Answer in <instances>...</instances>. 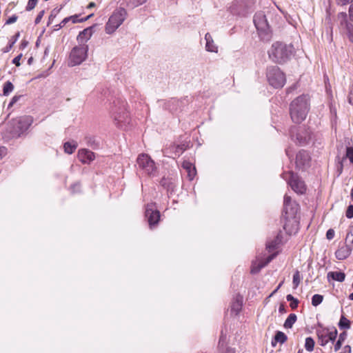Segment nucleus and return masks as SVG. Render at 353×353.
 <instances>
[{
    "instance_id": "obj_21",
    "label": "nucleus",
    "mask_w": 353,
    "mask_h": 353,
    "mask_svg": "<svg viewBox=\"0 0 353 353\" xmlns=\"http://www.w3.org/2000/svg\"><path fill=\"white\" fill-rule=\"evenodd\" d=\"M332 279L334 281L343 282L345 280V274L341 272H329L327 273V279Z\"/></svg>"
},
{
    "instance_id": "obj_33",
    "label": "nucleus",
    "mask_w": 353,
    "mask_h": 353,
    "mask_svg": "<svg viewBox=\"0 0 353 353\" xmlns=\"http://www.w3.org/2000/svg\"><path fill=\"white\" fill-rule=\"evenodd\" d=\"M323 296L321 294H314L312 298V304L313 306H317L322 303Z\"/></svg>"
},
{
    "instance_id": "obj_18",
    "label": "nucleus",
    "mask_w": 353,
    "mask_h": 353,
    "mask_svg": "<svg viewBox=\"0 0 353 353\" xmlns=\"http://www.w3.org/2000/svg\"><path fill=\"white\" fill-rule=\"evenodd\" d=\"M91 36V28H88L79 32V34L77 36V40L79 44L87 45L86 43L90 39Z\"/></svg>"
},
{
    "instance_id": "obj_44",
    "label": "nucleus",
    "mask_w": 353,
    "mask_h": 353,
    "mask_svg": "<svg viewBox=\"0 0 353 353\" xmlns=\"http://www.w3.org/2000/svg\"><path fill=\"white\" fill-rule=\"evenodd\" d=\"M348 102L350 104L353 105V85L350 88V90L348 95Z\"/></svg>"
},
{
    "instance_id": "obj_39",
    "label": "nucleus",
    "mask_w": 353,
    "mask_h": 353,
    "mask_svg": "<svg viewBox=\"0 0 353 353\" xmlns=\"http://www.w3.org/2000/svg\"><path fill=\"white\" fill-rule=\"evenodd\" d=\"M345 215L348 218V219H352L353 218V205H350L347 210H346V213H345Z\"/></svg>"
},
{
    "instance_id": "obj_9",
    "label": "nucleus",
    "mask_w": 353,
    "mask_h": 353,
    "mask_svg": "<svg viewBox=\"0 0 353 353\" xmlns=\"http://www.w3.org/2000/svg\"><path fill=\"white\" fill-rule=\"evenodd\" d=\"M31 123L32 119L28 117H23L14 119L13 125H16V127L12 131L13 136H20L21 134L28 130Z\"/></svg>"
},
{
    "instance_id": "obj_50",
    "label": "nucleus",
    "mask_w": 353,
    "mask_h": 353,
    "mask_svg": "<svg viewBox=\"0 0 353 353\" xmlns=\"http://www.w3.org/2000/svg\"><path fill=\"white\" fill-rule=\"evenodd\" d=\"M276 247V243L274 242H271L267 244V249H268L269 252L274 250Z\"/></svg>"
},
{
    "instance_id": "obj_46",
    "label": "nucleus",
    "mask_w": 353,
    "mask_h": 353,
    "mask_svg": "<svg viewBox=\"0 0 353 353\" xmlns=\"http://www.w3.org/2000/svg\"><path fill=\"white\" fill-rule=\"evenodd\" d=\"M130 1L132 2L134 6H137L145 3L146 0H130Z\"/></svg>"
},
{
    "instance_id": "obj_58",
    "label": "nucleus",
    "mask_w": 353,
    "mask_h": 353,
    "mask_svg": "<svg viewBox=\"0 0 353 353\" xmlns=\"http://www.w3.org/2000/svg\"><path fill=\"white\" fill-rule=\"evenodd\" d=\"M226 353H235V350L233 348L228 347L227 349Z\"/></svg>"
},
{
    "instance_id": "obj_3",
    "label": "nucleus",
    "mask_w": 353,
    "mask_h": 353,
    "mask_svg": "<svg viewBox=\"0 0 353 353\" xmlns=\"http://www.w3.org/2000/svg\"><path fill=\"white\" fill-rule=\"evenodd\" d=\"M293 52V46L281 42L272 44L268 52L270 58L274 62L282 63L291 57Z\"/></svg>"
},
{
    "instance_id": "obj_52",
    "label": "nucleus",
    "mask_w": 353,
    "mask_h": 353,
    "mask_svg": "<svg viewBox=\"0 0 353 353\" xmlns=\"http://www.w3.org/2000/svg\"><path fill=\"white\" fill-rule=\"evenodd\" d=\"M19 99V97H17V96H14L12 99H11V101L10 102L9 105H8V108H10L12 107Z\"/></svg>"
},
{
    "instance_id": "obj_62",
    "label": "nucleus",
    "mask_w": 353,
    "mask_h": 353,
    "mask_svg": "<svg viewBox=\"0 0 353 353\" xmlns=\"http://www.w3.org/2000/svg\"><path fill=\"white\" fill-rule=\"evenodd\" d=\"M93 6H94V3H90L89 4V6H88V7H89V8H91V7H93Z\"/></svg>"
},
{
    "instance_id": "obj_54",
    "label": "nucleus",
    "mask_w": 353,
    "mask_h": 353,
    "mask_svg": "<svg viewBox=\"0 0 353 353\" xmlns=\"http://www.w3.org/2000/svg\"><path fill=\"white\" fill-rule=\"evenodd\" d=\"M14 43V42H12L8 46H7L6 48H4L3 50V52H8L10 51V50L12 48L13 45Z\"/></svg>"
},
{
    "instance_id": "obj_43",
    "label": "nucleus",
    "mask_w": 353,
    "mask_h": 353,
    "mask_svg": "<svg viewBox=\"0 0 353 353\" xmlns=\"http://www.w3.org/2000/svg\"><path fill=\"white\" fill-rule=\"evenodd\" d=\"M22 57V54H19L18 56H17L13 60H12V63L14 64H15L17 66H19L21 64H20V60Z\"/></svg>"
},
{
    "instance_id": "obj_37",
    "label": "nucleus",
    "mask_w": 353,
    "mask_h": 353,
    "mask_svg": "<svg viewBox=\"0 0 353 353\" xmlns=\"http://www.w3.org/2000/svg\"><path fill=\"white\" fill-rule=\"evenodd\" d=\"M319 340L320 345L322 346L325 345L329 342V339L326 335H319Z\"/></svg>"
},
{
    "instance_id": "obj_45",
    "label": "nucleus",
    "mask_w": 353,
    "mask_h": 353,
    "mask_svg": "<svg viewBox=\"0 0 353 353\" xmlns=\"http://www.w3.org/2000/svg\"><path fill=\"white\" fill-rule=\"evenodd\" d=\"M161 184L164 186V187H166L168 189H170V188H172V183H170V182H167V180L165 179H163L161 181Z\"/></svg>"
},
{
    "instance_id": "obj_34",
    "label": "nucleus",
    "mask_w": 353,
    "mask_h": 353,
    "mask_svg": "<svg viewBox=\"0 0 353 353\" xmlns=\"http://www.w3.org/2000/svg\"><path fill=\"white\" fill-rule=\"evenodd\" d=\"M300 282H301L300 273L298 270H296L293 276L294 288H296L299 286V285L300 284Z\"/></svg>"
},
{
    "instance_id": "obj_41",
    "label": "nucleus",
    "mask_w": 353,
    "mask_h": 353,
    "mask_svg": "<svg viewBox=\"0 0 353 353\" xmlns=\"http://www.w3.org/2000/svg\"><path fill=\"white\" fill-rule=\"evenodd\" d=\"M334 236V231L332 229H329L326 233V237L328 240H331Z\"/></svg>"
},
{
    "instance_id": "obj_56",
    "label": "nucleus",
    "mask_w": 353,
    "mask_h": 353,
    "mask_svg": "<svg viewBox=\"0 0 353 353\" xmlns=\"http://www.w3.org/2000/svg\"><path fill=\"white\" fill-rule=\"evenodd\" d=\"M225 339V336H223V334L220 337V339H219V347L221 346H223V340Z\"/></svg>"
},
{
    "instance_id": "obj_40",
    "label": "nucleus",
    "mask_w": 353,
    "mask_h": 353,
    "mask_svg": "<svg viewBox=\"0 0 353 353\" xmlns=\"http://www.w3.org/2000/svg\"><path fill=\"white\" fill-rule=\"evenodd\" d=\"M45 14V10H41L39 12V13L38 14V15L37 16L36 19H35V23L36 24H38L40 23L41 19L43 18V15Z\"/></svg>"
},
{
    "instance_id": "obj_49",
    "label": "nucleus",
    "mask_w": 353,
    "mask_h": 353,
    "mask_svg": "<svg viewBox=\"0 0 353 353\" xmlns=\"http://www.w3.org/2000/svg\"><path fill=\"white\" fill-rule=\"evenodd\" d=\"M71 20V18L69 17H65V19H63L62 20V21L59 24V27L60 28H62L68 22H69Z\"/></svg>"
},
{
    "instance_id": "obj_64",
    "label": "nucleus",
    "mask_w": 353,
    "mask_h": 353,
    "mask_svg": "<svg viewBox=\"0 0 353 353\" xmlns=\"http://www.w3.org/2000/svg\"><path fill=\"white\" fill-rule=\"evenodd\" d=\"M352 288H353V283H352Z\"/></svg>"
},
{
    "instance_id": "obj_25",
    "label": "nucleus",
    "mask_w": 353,
    "mask_h": 353,
    "mask_svg": "<svg viewBox=\"0 0 353 353\" xmlns=\"http://www.w3.org/2000/svg\"><path fill=\"white\" fill-rule=\"evenodd\" d=\"M77 148V143L74 141L65 142L63 145L64 151L65 153L71 154Z\"/></svg>"
},
{
    "instance_id": "obj_16",
    "label": "nucleus",
    "mask_w": 353,
    "mask_h": 353,
    "mask_svg": "<svg viewBox=\"0 0 353 353\" xmlns=\"http://www.w3.org/2000/svg\"><path fill=\"white\" fill-rule=\"evenodd\" d=\"M338 19L340 20L342 26H345L348 38L351 42H353V28L352 25L347 22V14L345 12H340L338 14Z\"/></svg>"
},
{
    "instance_id": "obj_55",
    "label": "nucleus",
    "mask_w": 353,
    "mask_h": 353,
    "mask_svg": "<svg viewBox=\"0 0 353 353\" xmlns=\"http://www.w3.org/2000/svg\"><path fill=\"white\" fill-rule=\"evenodd\" d=\"M349 15L351 20H353V5H351L349 8Z\"/></svg>"
},
{
    "instance_id": "obj_22",
    "label": "nucleus",
    "mask_w": 353,
    "mask_h": 353,
    "mask_svg": "<svg viewBox=\"0 0 353 353\" xmlns=\"http://www.w3.org/2000/svg\"><path fill=\"white\" fill-rule=\"evenodd\" d=\"M288 340L287 336L281 331H278L275 336L274 341H272V346H275L276 343H280L281 344L284 343Z\"/></svg>"
},
{
    "instance_id": "obj_5",
    "label": "nucleus",
    "mask_w": 353,
    "mask_h": 353,
    "mask_svg": "<svg viewBox=\"0 0 353 353\" xmlns=\"http://www.w3.org/2000/svg\"><path fill=\"white\" fill-rule=\"evenodd\" d=\"M125 11L120 8L115 10L110 17L105 25V32L108 34L113 33L123 22L125 18Z\"/></svg>"
},
{
    "instance_id": "obj_14",
    "label": "nucleus",
    "mask_w": 353,
    "mask_h": 353,
    "mask_svg": "<svg viewBox=\"0 0 353 353\" xmlns=\"http://www.w3.org/2000/svg\"><path fill=\"white\" fill-rule=\"evenodd\" d=\"M112 117L116 124L121 128L123 127V123H127L128 121V113L124 109L119 112L117 110H113Z\"/></svg>"
},
{
    "instance_id": "obj_60",
    "label": "nucleus",
    "mask_w": 353,
    "mask_h": 353,
    "mask_svg": "<svg viewBox=\"0 0 353 353\" xmlns=\"http://www.w3.org/2000/svg\"><path fill=\"white\" fill-rule=\"evenodd\" d=\"M350 196H351V199H352V200L353 201V188L351 190Z\"/></svg>"
},
{
    "instance_id": "obj_30",
    "label": "nucleus",
    "mask_w": 353,
    "mask_h": 353,
    "mask_svg": "<svg viewBox=\"0 0 353 353\" xmlns=\"http://www.w3.org/2000/svg\"><path fill=\"white\" fill-rule=\"evenodd\" d=\"M314 341L313 340V339L312 337H307L305 339V349L307 351L311 352L314 350Z\"/></svg>"
},
{
    "instance_id": "obj_23",
    "label": "nucleus",
    "mask_w": 353,
    "mask_h": 353,
    "mask_svg": "<svg viewBox=\"0 0 353 353\" xmlns=\"http://www.w3.org/2000/svg\"><path fill=\"white\" fill-rule=\"evenodd\" d=\"M296 139L301 144H304L308 142L310 139L309 133L305 130H300L296 134Z\"/></svg>"
},
{
    "instance_id": "obj_26",
    "label": "nucleus",
    "mask_w": 353,
    "mask_h": 353,
    "mask_svg": "<svg viewBox=\"0 0 353 353\" xmlns=\"http://www.w3.org/2000/svg\"><path fill=\"white\" fill-rule=\"evenodd\" d=\"M296 319L297 316L295 314H290L284 323V327L287 329L292 328Z\"/></svg>"
},
{
    "instance_id": "obj_4",
    "label": "nucleus",
    "mask_w": 353,
    "mask_h": 353,
    "mask_svg": "<svg viewBox=\"0 0 353 353\" xmlns=\"http://www.w3.org/2000/svg\"><path fill=\"white\" fill-rule=\"evenodd\" d=\"M88 46L79 44L74 46L69 55L68 64L70 67L80 65L88 57Z\"/></svg>"
},
{
    "instance_id": "obj_48",
    "label": "nucleus",
    "mask_w": 353,
    "mask_h": 353,
    "mask_svg": "<svg viewBox=\"0 0 353 353\" xmlns=\"http://www.w3.org/2000/svg\"><path fill=\"white\" fill-rule=\"evenodd\" d=\"M17 20V16H12L11 17H10L6 21V23L7 24H11V23H14Z\"/></svg>"
},
{
    "instance_id": "obj_8",
    "label": "nucleus",
    "mask_w": 353,
    "mask_h": 353,
    "mask_svg": "<svg viewBox=\"0 0 353 353\" xmlns=\"http://www.w3.org/2000/svg\"><path fill=\"white\" fill-rule=\"evenodd\" d=\"M139 167L148 175H154L157 172V167L154 161L146 154H141L137 158Z\"/></svg>"
},
{
    "instance_id": "obj_35",
    "label": "nucleus",
    "mask_w": 353,
    "mask_h": 353,
    "mask_svg": "<svg viewBox=\"0 0 353 353\" xmlns=\"http://www.w3.org/2000/svg\"><path fill=\"white\" fill-rule=\"evenodd\" d=\"M37 2H38V1H37V0H29L28 2V5L26 6V10L30 11L32 9H34L35 8V6H37Z\"/></svg>"
},
{
    "instance_id": "obj_36",
    "label": "nucleus",
    "mask_w": 353,
    "mask_h": 353,
    "mask_svg": "<svg viewBox=\"0 0 353 353\" xmlns=\"http://www.w3.org/2000/svg\"><path fill=\"white\" fill-rule=\"evenodd\" d=\"M346 157L349 159L350 161L353 163V148L348 147L346 150Z\"/></svg>"
},
{
    "instance_id": "obj_51",
    "label": "nucleus",
    "mask_w": 353,
    "mask_h": 353,
    "mask_svg": "<svg viewBox=\"0 0 353 353\" xmlns=\"http://www.w3.org/2000/svg\"><path fill=\"white\" fill-rule=\"evenodd\" d=\"M337 3L344 6L353 1V0H336Z\"/></svg>"
},
{
    "instance_id": "obj_42",
    "label": "nucleus",
    "mask_w": 353,
    "mask_h": 353,
    "mask_svg": "<svg viewBox=\"0 0 353 353\" xmlns=\"http://www.w3.org/2000/svg\"><path fill=\"white\" fill-rule=\"evenodd\" d=\"M70 18H71L70 21H72V22L73 23H78V22H83V21H85L86 20V19H78L77 15L71 16V17H70Z\"/></svg>"
},
{
    "instance_id": "obj_11",
    "label": "nucleus",
    "mask_w": 353,
    "mask_h": 353,
    "mask_svg": "<svg viewBox=\"0 0 353 353\" xmlns=\"http://www.w3.org/2000/svg\"><path fill=\"white\" fill-rule=\"evenodd\" d=\"M254 23L258 30L266 31L269 28L266 17L262 12L256 13L254 15Z\"/></svg>"
},
{
    "instance_id": "obj_15",
    "label": "nucleus",
    "mask_w": 353,
    "mask_h": 353,
    "mask_svg": "<svg viewBox=\"0 0 353 353\" xmlns=\"http://www.w3.org/2000/svg\"><path fill=\"white\" fill-rule=\"evenodd\" d=\"M310 160V157L307 152L305 150L299 151L296 157V164L299 168H303L307 165Z\"/></svg>"
},
{
    "instance_id": "obj_31",
    "label": "nucleus",
    "mask_w": 353,
    "mask_h": 353,
    "mask_svg": "<svg viewBox=\"0 0 353 353\" xmlns=\"http://www.w3.org/2000/svg\"><path fill=\"white\" fill-rule=\"evenodd\" d=\"M345 244L353 249V229L347 232L345 238Z\"/></svg>"
},
{
    "instance_id": "obj_2",
    "label": "nucleus",
    "mask_w": 353,
    "mask_h": 353,
    "mask_svg": "<svg viewBox=\"0 0 353 353\" xmlns=\"http://www.w3.org/2000/svg\"><path fill=\"white\" fill-rule=\"evenodd\" d=\"M284 210L286 221L283 228L290 234L296 233L298 230V221L296 214L298 211V205L292 203L290 196H284Z\"/></svg>"
},
{
    "instance_id": "obj_28",
    "label": "nucleus",
    "mask_w": 353,
    "mask_h": 353,
    "mask_svg": "<svg viewBox=\"0 0 353 353\" xmlns=\"http://www.w3.org/2000/svg\"><path fill=\"white\" fill-rule=\"evenodd\" d=\"M345 339H346V333L345 332H343V333L340 334L339 339L336 341L335 346H334V350L336 352L338 351L341 348V347L343 341L345 340Z\"/></svg>"
},
{
    "instance_id": "obj_7",
    "label": "nucleus",
    "mask_w": 353,
    "mask_h": 353,
    "mask_svg": "<svg viewBox=\"0 0 353 353\" xmlns=\"http://www.w3.org/2000/svg\"><path fill=\"white\" fill-rule=\"evenodd\" d=\"M283 178L288 181L291 188L297 194H303L306 190V186L303 181L292 172L284 174Z\"/></svg>"
},
{
    "instance_id": "obj_13",
    "label": "nucleus",
    "mask_w": 353,
    "mask_h": 353,
    "mask_svg": "<svg viewBox=\"0 0 353 353\" xmlns=\"http://www.w3.org/2000/svg\"><path fill=\"white\" fill-rule=\"evenodd\" d=\"M78 158L81 162L89 164L95 159V154L88 149H81L78 151Z\"/></svg>"
},
{
    "instance_id": "obj_59",
    "label": "nucleus",
    "mask_w": 353,
    "mask_h": 353,
    "mask_svg": "<svg viewBox=\"0 0 353 353\" xmlns=\"http://www.w3.org/2000/svg\"><path fill=\"white\" fill-rule=\"evenodd\" d=\"M345 352H347V353H350V352H351V347L350 345H346L345 347Z\"/></svg>"
},
{
    "instance_id": "obj_61",
    "label": "nucleus",
    "mask_w": 353,
    "mask_h": 353,
    "mask_svg": "<svg viewBox=\"0 0 353 353\" xmlns=\"http://www.w3.org/2000/svg\"><path fill=\"white\" fill-rule=\"evenodd\" d=\"M350 299L353 300V292L349 296Z\"/></svg>"
},
{
    "instance_id": "obj_1",
    "label": "nucleus",
    "mask_w": 353,
    "mask_h": 353,
    "mask_svg": "<svg viewBox=\"0 0 353 353\" xmlns=\"http://www.w3.org/2000/svg\"><path fill=\"white\" fill-rule=\"evenodd\" d=\"M308 95L303 94L298 97L290 104V116L294 123H299L306 118L309 110Z\"/></svg>"
},
{
    "instance_id": "obj_17",
    "label": "nucleus",
    "mask_w": 353,
    "mask_h": 353,
    "mask_svg": "<svg viewBox=\"0 0 353 353\" xmlns=\"http://www.w3.org/2000/svg\"><path fill=\"white\" fill-rule=\"evenodd\" d=\"M352 249L346 244L340 247L335 252V256L339 260L347 259L351 254Z\"/></svg>"
},
{
    "instance_id": "obj_38",
    "label": "nucleus",
    "mask_w": 353,
    "mask_h": 353,
    "mask_svg": "<svg viewBox=\"0 0 353 353\" xmlns=\"http://www.w3.org/2000/svg\"><path fill=\"white\" fill-rule=\"evenodd\" d=\"M327 336V339H329V341H334L337 336L336 329H334V331L329 332Z\"/></svg>"
},
{
    "instance_id": "obj_63",
    "label": "nucleus",
    "mask_w": 353,
    "mask_h": 353,
    "mask_svg": "<svg viewBox=\"0 0 353 353\" xmlns=\"http://www.w3.org/2000/svg\"><path fill=\"white\" fill-rule=\"evenodd\" d=\"M283 284V282H281L279 286L277 287V288L276 289V290L274 292H276L280 287H281V285Z\"/></svg>"
},
{
    "instance_id": "obj_10",
    "label": "nucleus",
    "mask_w": 353,
    "mask_h": 353,
    "mask_svg": "<svg viewBox=\"0 0 353 353\" xmlns=\"http://www.w3.org/2000/svg\"><path fill=\"white\" fill-rule=\"evenodd\" d=\"M275 256L276 254H272L268 256L265 259H256L252 263L251 273H258L261 270V269L265 267L267 264H268L275 257Z\"/></svg>"
},
{
    "instance_id": "obj_24",
    "label": "nucleus",
    "mask_w": 353,
    "mask_h": 353,
    "mask_svg": "<svg viewBox=\"0 0 353 353\" xmlns=\"http://www.w3.org/2000/svg\"><path fill=\"white\" fill-rule=\"evenodd\" d=\"M242 306V297L240 296H236L235 301L232 303L231 306V311L234 312L236 315L239 314V312L241 310Z\"/></svg>"
},
{
    "instance_id": "obj_6",
    "label": "nucleus",
    "mask_w": 353,
    "mask_h": 353,
    "mask_svg": "<svg viewBox=\"0 0 353 353\" xmlns=\"http://www.w3.org/2000/svg\"><path fill=\"white\" fill-rule=\"evenodd\" d=\"M267 78L269 83L275 88H282L285 83V77L283 72L276 66L268 69Z\"/></svg>"
},
{
    "instance_id": "obj_27",
    "label": "nucleus",
    "mask_w": 353,
    "mask_h": 353,
    "mask_svg": "<svg viewBox=\"0 0 353 353\" xmlns=\"http://www.w3.org/2000/svg\"><path fill=\"white\" fill-rule=\"evenodd\" d=\"M14 90V85L10 81H7L3 87V94L8 96Z\"/></svg>"
},
{
    "instance_id": "obj_32",
    "label": "nucleus",
    "mask_w": 353,
    "mask_h": 353,
    "mask_svg": "<svg viewBox=\"0 0 353 353\" xmlns=\"http://www.w3.org/2000/svg\"><path fill=\"white\" fill-rule=\"evenodd\" d=\"M286 299L288 301H290V306L292 307V309H295L298 306L299 301L295 299L292 295L288 294L286 296Z\"/></svg>"
},
{
    "instance_id": "obj_12",
    "label": "nucleus",
    "mask_w": 353,
    "mask_h": 353,
    "mask_svg": "<svg viewBox=\"0 0 353 353\" xmlns=\"http://www.w3.org/2000/svg\"><path fill=\"white\" fill-rule=\"evenodd\" d=\"M145 216L148 219V223L150 227L155 225L159 223L160 219V212L157 210L150 208L148 205L145 210Z\"/></svg>"
},
{
    "instance_id": "obj_29",
    "label": "nucleus",
    "mask_w": 353,
    "mask_h": 353,
    "mask_svg": "<svg viewBox=\"0 0 353 353\" xmlns=\"http://www.w3.org/2000/svg\"><path fill=\"white\" fill-rule=\"evenodd\" d=\"M339 326L341 328L350 329V321L347 319H346L345 316H342L339 321Z\"/></svg>"
},
{
    "instance_id": "obj_57",
    "label": "nucleus",
    "mask_w": 353,
    "mask_h": 353,
    "mask_svg": "<svg viewBox=\"0 0 353 353\" xmlns=\"http://www.w3.org/2000/svg\"><path fill=\"white\" fill-rule=\"evenodd\" d=\"M279 312L281 313H284L285 312V306L283 304H281L279 307Z\"/></svg>"
},
{
    "instance_id": "obj_20",
    "label": "nucleus",
    "mask_w": 353,
    "mask_h": 353,
    "mask_svg": "<svg viewBox=\"0 0 353 353\" xmlns=\"http://www.w3.org/2000/svg\"><path fill=\"white\" fill-rule=\"evenodd\" d=\"M205 39L206 41L205 44V49L208 52H218V48L214 44V41L212 39V36L210 33H206L205 35Z\"/></svg>"
},
{
    "instance_id": "obj_19",
    "label": "nucleus",
    "mask_w": 353,
    "mask_h": 353,
    "mask_svg": "<svg viewBox=\"0 0 353 353\" xmlns=\"http://www.w3.org/2000/svg\"><path fill=\"white\" fill-rule=\"evenodd\" d=\"M182 167L188 172V176L190 180H192L196 174L195 167L190 161H185L183 162Z\"/></svg>"
},
{
    "instance_id": "obj_47",
    "label": "nucleus",
    "mask_w": 353,
    "mask_h": 353,
    "mask_svg": "<svg viewBox=\"0 0 353 353\" xmlns=\"http://www.w3.org/2000/svg\"><path fill=\"white\" fill-rule=\"evenodd\" d=\"M7 154V149L5 147H0V159Z\"/></svg>"
},
{
    "instance_id": "obj_53",
    "label": "nucleus",
    "mask_w": 353,
    "mask_h": 353,
    "mask_svg": "<svg viewBox=\"0 0 353 353\" xmlns=\"http://www.w3.org/2000/svg\"><path fill=\"white\" fill-rule=\"evenodd\" d=\"M185 150V148L184 145H182V146H180V145H178L176 147V152H178V153H181L183 152V151H184Z\"/></svg>"
}]
</instances>
